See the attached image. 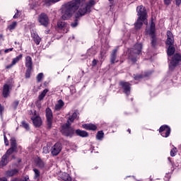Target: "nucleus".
Segmentation results:
<instances>
[{
  "mask_svg": "<svg viewBox=\"0 0 181 181\" xmlns=\"http://www.w3.org/2000/svg\"><path fill=\"white\" fill-rule=\"evenodd\" d=\"M42 78H43V73L38 74L37 76V82L40 83V81H42Z\"/></svg>",
  "mask_w": 181,
  "mask_h": 181,
  "instance_id": "nucleus-44",
  "label": "nucleus"
},
{
  "mask_svg": "<svg viewBox=\"0 0 181 181\" xmlns=\"http://www.w3.org/2000/svg\"><path fill=\"white\" fill-rule=\"evenodd\" d=\"M181 55L180 54H175L170 62L169 69L170 70H175V67L180 63Z\"/></svg>",
  "mask_w": 181,
  "mask_h": 181,
  "instance_id": "nucleus-6",
  "label": "nucleus"
},
{
  "mask_svg": "<svg viewBox=\"0 0 181 181\" xmlns=\"http://www.w3.org/2000/svg\"><path fill=\"white\" fill-rule=\"evenodd\" d=\"M29 180V177H25L24 179L21 180V181H28Z\"/></svg>",
  "mask_w": 181,
  "mask_h": 181,
  "instance_id": "nucleus-60",
  "label": "nucleus"
},
{
  "mask_svg": "<svg viewBox=\"0 0 181 181\" xmlns=\"http://www.w3.org/2000/svg\"><path fill=\"white\" fill-rule=\"evenodd\" d=\"M5 110V107L0 104V115L2 118V115L4 114V111Z\"/></svg>",
  "mask_w": 181,
  "mask_h": 181,
  "instance_id": "nucleus-49",
  "label": "nucleus"
},
{
  "mask_svg": "<svg viewBox=\"0 0 181 181\" xmlns=\"http://www.w3.org/2000/svg\"><path fill=\"white\" fill-rule=\"evenodd\" d=\"M33 64L32 57H30V56H27L25 57V67H27V69H32Z\"/></svg>",
  "mask_w": 181,
  "mask_h": 181,
  "instance_id": "nucleus-23",
  "label": "nucleus"
},
{
  "mask_svg": "<svg viewBox=\"0 0 181 181\" xmlns=\"http://www.w3.org/2000/svg\"><path fill=\"white\" fill-rule=\"evenodd\" d=\"M16 25H18V23L16 21L13 22L8 26V30H13V29L16 28Z\"/></svg>",
  "mask_w": 181,
  "mask_h": 181,
  "instance_id": "nucleus-39",
  "label": "nucleus"
},
{
  "mask_svg": "<svg viewBox=\"0 0 181 181\" xmlns=\"http://www.w3.org/2000/svg\"><path fill=\"white\" fill-rule=\"evenodd\" d=\"M175 52H176L175 47L170 45L167 50V54L168 56H173V54H175Z\"/></svg>",
  "mask_w": 181,
  "mask_h": 181,
  "instance_id": "nucleus-28",
  "label": "nucleus"
},
{
  "mask_svg": "<svg viewBox=\"0 0 181 181\" xmlns=\"http://www.w3.org/2000/svg\"><path fill=\"white\" fill-rule=\"evenodd\" d=\"M127 131H128L129 134H131V130L129 129H128Z\"/></svg>",
  "mask_w": 181,
  "mask_h": 181,
  "instance_id": "nucleus-63",
  "label": "nucleus"
},
{
  "mask_svg": "<svg viewBox=\"0 0 181 181\" xmlns=\"http://www.w3.org/2000/svg\"><path fill=\"white\" fill-rule=\"evenodd\" d=\"M176 156V148L171 149L170 151V156Z\"/></svg>",
  "mask_w": 181,
  "mask_h": 181,
  "instance_id": "nucleus-48",
  "label": "nucleus"
},
{
  "mask_svg": "<svg viewBox=\"0 0 181 181\" xmlns=\"http://www.w3.org/2000/svg\"><path fill=\"white\" fill-rule=\"evenodd\" d=\"M19 172V170H18V169L15 168L13 170H6L5 172V176L6 177H12V176H15L16 175H18V173Z\"/></svg>",
  "mask_w": 181,
  "mask_h": 181,
  "instance_id": "nucleus-17",
  "label": "nucleus"
},
{
  "mask_svg": "<svg viewBox=\"0 0 181 181\" xmlns=\"http://www.w3.org/2000/svg\"><path fill=\"white\" fill-rule=\"evenodd\" d=\"M173 43H175V39L167 38L166 45L168 46H173Z\"/></svg>",
  "mask_w": 181,
  "mask_h": 181,
  "instance_id": "nucleus-40",
  "label": "nucleus"
},
{
  "mask_svg": "<svg viewBox=\"0 0 181 181\" xmlns=\"http://www.w3.org/2000/svg\"><path fill=\"white\" fill-rule=\"evenodd\" d=\"M52 146V144L50 143H47L45 146L43 147V153H49L50 152V147Z\"/></svg>",
  "mask_w": 181,
  "mask_h": 181,
  "instance_id": "nucleus-34",
  "label": "nucleus"
},
{
  "mask_svg": "<svg viewBox=\"0 0 181 181\" xmlns=\"http://www.w3.org/2000/svg\"><path fill=\"white\" fill-rule=\"evenodd\" d=\"M136 12L138 18L141 21H146L148 13H146V8L144 6H138L136 8Z\"/></svg>",
  "mask_w": 181,
  "mask_h": 181,
  "instance_id": "nucleus-7",
  "label": "nucleus"
},
{
  "mask_svg": "<svg viewBox=\"0 0 181 181\" xmlns=\"http://www.w3.org/2000/svg\"><path fill=\"white\" fill-rule=\"evenodd\" d=\"M146 32L151 37V46L155 47L156 46V35H155V23L153 21H151L150 28L146 29Z\"/></svg>",
  "mask_w": 181,
  "mask_h": 181,
  "instance_id": "nucleus-4",
  "label": "nucleus"
},
{
  "mask_svg": "<svg viewBox=\"0 0 181 181\" xmlns=\"http://www.w3.org/2000/svg\"><path fill=\"white\" fill-rule=\"evenodd\" d=\"M19 13H20V11L17 10V12L13 16V19H17V18L21 16Z\"/></svg>",
  "mask_w": 181,
  "mask_h": 181,
  "instance_id": "nucleus-54",
  "label": "nucleus"
},
{
  "mask_svg": "<svg viewBox=\"0 0 181 181\" xmlns=\"http://www.w3.org/2000/svg\"><path fill=\"white\" fill-rule=\"evenodd\" d=\"M152 74V72H147L144 75H134V80L136 81H139L141 78H144V77H148V76H151Z\"/></svg>",
  "mask_w": 181,
  "mask_h": 181,
  "instance_id": "nucleus-26",
  "label": "nucleus"
},
{
  "mask_svg": "<svg viewBox=\"0 0 181 181\" xmlns=\"http://www.w3.org/2000/svg\"><path fill=\"white\" fill-rule=\"evenodd\" d=\"M49 92V90L45 89L39 95H38V100L40 101H42L45 97H46V94Z\"/></svg>",
  "mask_w": 181,
  "mask_h": 181,
  "instance_id": "nucleus-31",
  "label": "nucleus"
},
{
  "mask_svg": "<svg viewBox=\"0 0 181 181\" xmlns=\"http://www.w3.org/2000/svg\"><path fill=\"white\" fill-rule=\"evenodd\" d=\"M29 5H30V9H35L36 8V3L35 2L30 3Z\"/></svg>",
  "mask_w": 181,
  "mask_h": 181,
  "instance_id": "nucleus-50",
  "label": "nucleus"
},
{
  "mask_svg": "<svg viewBox=\"0 0 181 181\" xmlns=\"http://www.w3.org/2000/svg\"><path fill=\"white\" fill-rule=\"evenodd\" d=\"M0 42H4V35H0Z\"/></svg>",
  "mask_w": 181,
  "mask_h": 181,
  "instance_id": "nucleus-61",
  "label": "nucleus"
},
{
  "mask_svg": "<svg viewBox=\"0 0 181 181\" xmlns=\"http://www.w3.org/2000/svg\"><path fill=\"white\" fill-rule=\"evenodd\" d=\"M170 2H172V0H164V4L165 5H170Z\"/></svg>",
  "mask_w": 181,
  "mask_h": 181,
  "instance_id": "nucleus-56",
  "label": "nucleus"
},
{
  "mask_svg": "<svg viewBox=\"0 0 181 181\" xmlns=\"http://www.w3.org/2000/svg\"><path fill=\"white\" fill-rule=\"evenodd\" d=\"M82 127L84 129H88V131H95L97 129V126L93 124H85Z\"/></svg>",
  "mask_w": 181,
  "mask_h": 181,
  "instance_id": "nucleus-21",
  "label": "nucleus"
},
{
  "mask_svg": "<svg viewBox=\"0 0 181 181\" xmlns=\"http://www.w3.org/2000/svg\"><path fill=\"white\" fill-rule=\"evenodd\" d=\"M95 53H97L95 52V50H94V49L93 48H90L88 50L87 53H86V57L88 58V57H91L93 56H94L95 54Z\"/></svg>",
  "mask_w": 181,
  "mask_h": 181,
  "instance_id": "nucleus-32",
  "label": "nucleus"
},
{
  "mask_svg": "<svg viewBox=\"0 0 181 181\" xmlns=\"http://www.w3.org/2000/svg\"><path fill=\"white\" fill-rule=\"evenodd\" d=\"M4 139L6 146H8V145H9V141H8V138H6V135L5 134H4Z\"/></svg>",
  "mask_w": 181,
  "mask_h": 181,
  "instance_id": "nucleus-47",
  "label": "nucleus"
},
{
  "mask_svg": "<svg viewBox=\"0 0 181 181\" xmlns=\"http://www.w3.org/2000/svg\"><path fill=\"white\" fill-rule=\"evenodd\" d=\"M103 138H104V132L103 131L98 132L96 134V139L98 141H103Z\"/></svg>",
  "mask_w": 181,
  "mask_h": 181,
  "instance_id": "nucleus-36",
  "label": "nucleus"
},
{
  "mask_svg": "<svg viewBox=\"0 0 181 181\" xmlns=\"http://www.w3.org/2000/svg\"><path fill=\"white\" fill-rule=\"evenodd\" d=\"M61 132L64 136H68L69 138L74 136V134H76L74 129L71 127V123H69V122L62 125Z\"/></svg>",
  "mask_w": 181,
  "mask_h": 181,
  "instance_id": "nucleus-3",
  "label": "nucleus"
},
{
  "mask_svg": "<svg viewBox=\"0 0 181 181\" xmlns=\"http://www.w3.org/2000/svg\"><path fill=\"white\" fill-rule=\"evenodd\" d=\"M167 39H175L173 37V34L170 31H167Z\"/></svg>",
  "mask_w": 181,
  "mask_h": 181,
  "instance_id": "nucleus-45",
  "label": "nucleus"
},
{
  "mask_svg": "<svg viewBox=\"0 0 181 181\" xmlns=\"http://www.w3.org/2000/svg\"><path fill=\"white\" fill-rule=\"evenodd\" d=\"M59 1H60V0H44L43 1L46 6H50L51 5H53L54 4H56Z\"/></svg>",
  "mask_w": 181,
  "mask_h": 181,
  "instance_id": "nucleus-30",
  "label": "nucleus"
},
{
  "mask_svg": "<svg viewBox=\"0 0 181 181\" xmlns=\"http://www.w3.org/2000/svg\"><path fill=\"white\" fill-rule=\"evenodd\" d=\"M13 50V47L8 48L4 50V53H9V52H12Z\"/></svg>",
  "mask_w": 181,
  "mask_h": 181,
  "instance_id": "nucleus-55",
  "label": "nucleus"
},
{
  "mask_svg": "<svg viewBox=\"0 0 181 181\" xmlns=\"http://www.w3.org/2000/svg\"><path fill=\"white\" fill-rule=\"evenodd\" d=\"M60 179L64 181H71V177L70 175L67 174L66 173H62L59 175Z\"/></svg>",
  "mask_w": 181,
  "mask_h": 181,
  "instance_id": "nucleus-24",
  "label": "nucleus"
},
{
  "mask_svg": "<svg viewBox=\"0 0 181 181\" xmlns=\"http://www.w3.org/2000/svg\"><path fill=\"white\" fill-rule=\"evenodd\" d=\"M57 27L59 29H61V30H64V33L69 32V24H67L66 21H59L57 22Z\"/></svg>",
  "mask_w": 181,
  "mask_h": 181,
  "instance_id": "nucleus-14",
  "label": "nucleus"
},
{
  "mask_svg": "<svg viewBox=\"0 0 181 181\" xmlns=\"http://www.w3.org/2000/svg\"><path fill=\"white\" fill-rule=\"evenodd\" d=\"M71 28H77L78 26V20L75 19L74 22L71 23Z\"/></svg>",
  "mask_w": 181,
  "mask_h": 181,
  "instance_id": "nucleus-43",
  "label": "nucleus"
},
{
  "mask_svg": "<svg viewBox=\"0 0 181 181\" xmlns=\"http://www.w3.org/2000/svg\"><path fill=\"white\" fill-rule=\"evenodd\" d=\"M31 37L33 38V40L35 45H40V42H42V38L35 32L31 33Z\"/></svg>",
  "mask_w": 181,
  "mask_h": 181,
  "instance_id": "nucleus-18",
  "label": "nucleus"
},
{
  "mask_svg": "<svg viewBox=\"0 0 181 181\" xmlns=\"http://www.w3.org/2000/svg\"><path fill=\"white\" fill-rule=\"evenodd\" d=\"M97 63H98V61H97V59H93L92 62V66L93 67H95V66H97Z\"/></svg>",
  "mask_w": 181,
  "mask_h": 181,
  "instance_id": "nucleus-53",
  "label": "nucleus"
},
{
  "mask_svg": "<svg viewBox=\"0 0 181 181\" xmlns=\"http://www.w3.org/2000/svg\"><path fill=\"white\" fill-rule=\"evenodd\" d=\"M45 115L47 118V125L48 128H52V124L53 122V112L52 111V109L47 107L45 110Z\"/></svg>",
  "mask_w": 181,
  "mask_h": 181,
  "instance_id": "nucleus-8",
  "label": "nucleus"
},
{
  "mask_svg": "<svg viewBox=\"0 0 181 181\" xmlns=\"http://www.w3.org/2000/svg\"><path fill=\"white\" fill-rule=\"evenodd\" d=\"M117 59V49H114L110 58V62L112 64H114V63H117L118 61H115Z\"/></svg>",
  "mask_w": 181,
  "mask_h": 181,
  "instance_id": "nucleus-29",
  "label": "nucleus"
},
{
  "mask_svg": "<svg viewBox=\"0 0 181 181\" xmlns=\"http://www.w3.org/2000/svg\"><path fill=\"white\" fill-rule=\"evenodd\" d=\"M170 179V174L167 173L165 176L164 180L165 181H169Z\"/></svg>",
  "mask_w": 181,
  "mask_h": 181,
  "instance_id": "nucleus-51",
  "label": "nucleus"
},
{
  "mask_svg": "<svg viewBox=\"0 0 181 181\" xmlns=\"http://www.w3.org/2000/svg\"><path fill=\"white\" fill-rule=\"evenodd\" d=\"M175 4L177 6H179L181 4V0H175Z\"/></svg>",
  "mask_w": 181,
  "mask_h": 181,
  "instance_id": "nucleus-57",
  "label": "nucleus"
},
{
  "mask_svg": "<svg viewBox=\"0 0 181 181\" xmlns=\"http://www.w3.org/2000/svg\"><path fill=\"white\" fill-rule=\"evenodd\" d=\"M119 86L126 95L131 94V83H129V82L122 81L119 83Z\"/></svg>",
  "mask_w": 181,
  "mask_h": 181,
  "instance_id": "nucleus-9",
  "label": "nucleus"
},
{
  "mask_svg": "<svg viewBox=\"0 0 181 181\" xmlns=\"http://www.w3.org/2000/svg\"><path fill=\"white\" fill-rule=\"evenodd\" d=\"M21 125L23 127L25 128V129H26V131H29V124L28 123H26V122L23 121L21 122Z\"/></svg>",
  "mask_w": 181,
  "mask_h": 181,
  "instance_id": "nucleus-42",
  "label": "nucleus"
},
{
  "mask_svg": "<svg viewBox=\"0 0 181 181\" xmlns=\"http://www.w3.org/2000/svg\"><path fill=\"white\" fill-rule=\"evenodd\" d=\"M17 148H15L13 147H11L8 150H7L6 155H7V156L9 158V155H12V153H13V152H16Z\"/></svg>",
  "mask_w": 181,
  "mask_h": 181,
  "instance_id": "nucleus-38",
  "label": "nucleus"
},
{
  "mask_svg": "<svg viewBox=\"0 0 181 181\" xmlns=\"http://www.w3.org/2000/svg\"><path fill=\"white\" fill-rule=\"evenodd\" d=\"M62 146L60 143H56L52 148H51V155L52 156H57L60 152H62Z\"/></svg>",
  "mask_w": 181,
  "mask_h": 181,
  "instance_id": "nucleus-11",
  "label": "nucleus"
},
{
  "mask_svg": "<svg viewBox=\"0 0 181 181\" xmlns=\"http://www.w3.org/2000/svg\"><path fill=\"white\" fill-rule=\"evenodd\" d=\"M64 107V101H63V100L62 99H59V100H57V103L54 107V111H61Z\"/></svg>",
  "mask_w": 181,
  "mask_h": 181,
  "instance_id": "nucleus-16",
  "label": "nucleus"
},
{
  "mask_svg": "<svg viewBox=\"0 0 181 181\" xmlns=\"http://www.w3.org/2000/svg\"><path fill=\"white\" fill-rule=\"evenodd\" d=\"M170 159H172V158H170V157H168V160H170Z\"/></svg>",
  "mask_w": 181,
  "mask_h": 181,
  "instance_id": "nucleus-64",
  "label": "nucleus"
},
{
  "mask_svg": "<svg viewBox=\"0 0 181 181\" xmlns=\"http://www.w3.org/2000/svg\"><path fill=\"white\" fill-rule=\"evenodd\" d=\"M32 71V68H27L25 71V78H30V72Z\"/></svg>",
  "mask_w": 181,
  "mask_h": 181,
  "instance_id": "nucleus-41",
  "label": "nucleus"
},
{
  "mask_svg": "<svg viewBox=\"0 0 181 181\" xmlns=\"http://www.w3.org/2000/svg\"><path fill=\"white\" fill-rule=\"evenodd\" d=\"M11 148H14L16 149H18V145L16 144V139H15V137H11Z\"/></svg>",
  "mask_w": 181,
  "mask_h": 181,
  "instance_id": "nucleus-33",
  "label": "nucleus"
},
{
  "mask_svg": "<svg viewBox=\"0 0 181 181\" xmlns=\"http://www.w3.org/2000/svg\"><path fill=\"white\" fill-rule=\"evenodd\" d=\"M106 53H107V49L105 50L103 48H102L100 51V55L99 57L100 62H104V57H105Z\"/></svg>",
  "mask_w": 181,
  "mask_h": 181,
  "instance_id": "nucleus-35",
  "label": "nucleus"
},
{
  "mask_svg": "<svg viewBox=\"0 0 181 181\" xmlns=\"http://www.w3.org/2000/svg\"><path fill=\"white\" fill-rule=\"evenodd\" d=\"M159 132L163 138H168L170 135V127L166 124L161 126Z\"/></svg>",
  "mask_w": 181,
  "mask_h": 181,
  "instance_id": "nucleus-10",
  "label": "nucleus"
},
{
  "mask_svg": "<svg viewBox=\"0 0 181 181\" xmlns=\"http://www.w3.org/2000/svg\"><path fill=\"white\" fill-rule=\"evenodd\" d=\"M70 93L73 95V94H76V88L74 87H71L70 88Z\"/></svg>",
  "mask_w": 181,
  "mask_h": 181,
  "instance_id": "nucleus-52",
  "label": "nucleus"
},
{
  "mask_svg": "<svg viewBox=\"0 0 181 181\" xmlns=\"http://www.w3.org/2000/svg\"><path fill=\"white\" fill-rule=\"evenodd\" d=\"M11 181H19V180H18V178H13Z\"/></svg>",
  "mask_w": 181,
  "mask_h": 181,
  "instance_id": "nucleus-62",
  "label": "nucleus"
},
{
  "mask_svg": "<svg viewBox=\"0 0 181 181\" xmlns=\"http://www.w3.org/2000/svg\"><path fill=\"white\" fill-rule=\"evenodd\" d=\"M18 105H19V100L14 101L13 103V108H14V110H16V108H18Z\"/></svg>",
  "mask_w": 181,
  "mask_h": 181,
  "instance_id": "nucleus-46",
  "label": "nucleus"
},
{
  "mask_svg": "<svg viewBox=\"0 0 181 181\" xmlns=\"http://www.w3.org/2000/svg\"><path fill=\"white\" fill-rule=\"evenodd\" d=\"M33 172L35 173L34 179L35 180H39V179L40 177V171H39V170H37L36 168H34Z\"/></svg>",
  "mask_w": 181,
  "mask_h": 181,
  "instance_id": "nucleus-37",
  "label": "nucleus"
},
{
  "mask_svg": "<svg viewBox=\"0 0 181 181\" xmlns=\"http://www.w3.org/2000/svg\"><path fill=\"white\" fill-rule=\"evenodd\" d=\"M31 120L33 121V125L35 126L36 128H39V127L42 126V118H40V116L36 115V111H34Z\"/></svg>",
  "mask_w": 181,
  "mask_h": 181,
  "instance_id": "nucleus-12",
  "label": "nucleus"
},
{
  "mask_svg": "<svg viewBox=\"0 0 181 181\" xmlns=\"http://www.w3.org/2000/svg\"><path fill=\"white\" fill-rule=\"evenodd\" d=\"M75 119H78V112L77 110H75L71 115H69L66 122H69V124H71V125Z\"/></svg>",
  "mask_w": 181,
  "mask_h": 181,
  "instance_id": "nucleus-15",
  "label": "nucleus"
},
{
  "mask_svg": "<svg viewBox=\"0 0 181 181\" xmlns=\"http://www.w3.org/2000/svg\"><path fill=\"white\" fill-rule=\"evenodd\" d=\"M12 90V84L5 83L3 86L2 95L4 98H8L11 94V90Z\"/></svg>",
  "mask_w": 181,
  "mask_h": 181,
  "instance_id": "nucleus-13",
  "label": "nucleus"
},
{
  "mask_svg": "<svg viewBox=\"0 0 181 181\" xmlns=\"http://www.w3.org/2000/svg\"><path fill=\"white\" fill-rule=\"evenodd\" d=\"M94 5H95V1L94 0H90L87 3H86V0H72L63 6L62 19L63 21L70 19L76 11H78L75 15L76 18H81V16L90 13L91 8Z\"/></svg>",
  "mask_w": 181,
  "mask_h": 181,
  "instance_id": "nucleus-1",
  "label": "nucleus"
},
{
  "mask_svg": "<svg viewBox=\"0 0 181 181\" xmlns=\"http://www.w3.org/2000/svg\"><path fill=\"white\" fill-rule=\"evenodd\" d=\"M22 57H23V54H20L18 56L13 58L11 62L12 65L15 66V64H16L17 63H19V62H21V60H22Z\"/></svg>",
  "mask_w": 181,
  "mask_h": 181,
  "instance_id": "nucleus-27",
  "label": "nucleus"
},
{
  "mask_svg": "<svg viewBox=\"0 0 181 181\" xmlns=\"http://www.w3.org/2000/svg\"><path fill=\"white\" fill-rule=\"evenodd\" d=\"M144 23H148V21H146V20H142V18H137V21L136 22V23L134 24V28L135 29H139L140 28H142V25H144Z\"/></svg>",
  "mask_w": 181,
  "mask_h": 181,
  "instance_id": "nucleus-20",
  "label": "nucleus"
},
{
  "mask_svg": "<svg viewBox=\"0 0 181 181\" xmlns=\"http://www.w3.org/2000/svg\"><path fill=\"white\" fill-rule=\"evenodd\" d=\"M35 165L37 166V168H40V169H45V168H46V163L40 159V158H37L35 159Z\"/></svg>",
  "mask_w": 181,
  "mask_h": 181,
  "instance_id": "nucleus-19",
  "label": "nucleus"
},
{
  "mask_svg": "<svg viewBox=\"0 0 181 181\" xmlns=\"http://www.w3.org/2000/svg\"><path fill=\"white\" fill-rule=\"evenodd\" d=\"M37 21L42 26H44V28H47L50 23L49 16H47V14L45 13H42L40 15H39Z\"/></svg>",
  "mask_w": 181,
  "mask_h": 181,
  "instance_id": "nucleus-5",
  "label": "nucleus"
},
{
  "mask_svg": "<svg viewBox=\"0 0 181 181\" xmlns=\"http://www.w3.org/2000/svg\"><path fill=\"white\" fill-rule=\"evenodd\" d=\"M0 181H8V179L5 177H2L0 178Z\"/></svg>",
  "mask_w": 181,
  "mask_h": 181,
  "instance_id": "nucleus-58",
  "label": "nucleus"
},
{
  "mask_svg": "<svg viewBox=\"0 0 181 181\" xmlns=\"http://www.w3.org/2000/svg\"><path fill=\"white\" fill-rule=\"evenodd\" d=\"M13 66L14 65H12V62H11V64L10 65H8L6 66V69H11V68L13 67Z\"/></svg>",
  "mask_w": 181,
  "mask_h": 181,
  "instance_id": "nucleus-59",
  "label": "nucleus"
},
{
  "mask_svg": "<svg viewBox=\"0 0 181 181\" xmlns=\"http://www.w3.org/2000/svg\"><path fill=\"white\" fill-rule=\"evenodd\" d=\"M142 52V44L137 43L134 46L132 50L130 51V54L129 55V59L133 63H136V57L141 54Z\"/></svg>",
  "mask_w": 181,
  "mask_h": 181,
  "instance_id": "nucleus-2",
  "label": "nucleus"
},
{
  "mask_svg": "<svg viewBox=\"0 0 181 181\" xmlns=\"http://www.w3.org/2000/svg\"><path fill=\"white\" fill-rule=\"evenodd\" d=\"M9 157L8 156L7 154H4L1 160L0 161V166H6V165H8V158Z\"/></svg>",
  "mask_w": 181,
  "mask_h": 181,
  "instance_id": "nucleus-25",
  "label": "nucleus"
},
{
  "mask_svg": "<svg viewBox=\"0 0 181 181\" xmlns=\"http://www.w3.org/2000/svg\"><path fill=\"white\" fill-rule=\"evenodd\" d=\"M75 134L78 135V136H81L82 138H87V136H88V133L87 132L80 129H76Z\"/></svg>",
  "mask_w": 181,
  "mask_h": 181,
  "instance_id": "nucleus-22",
  "label": "nucleus"
}]
</instances>
